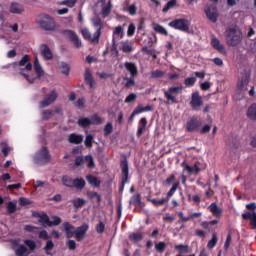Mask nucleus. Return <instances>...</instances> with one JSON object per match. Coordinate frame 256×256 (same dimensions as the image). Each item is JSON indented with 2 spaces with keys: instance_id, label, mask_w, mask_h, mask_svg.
Here are the masks:
<instances>
[{
  "instance_id": "nucleus-13",
  "label": "nucleus",
  "mask_w": 256,
  "mask_h": 256,
  "mask_svg": "<svg viewBox=\"0 0 256 256\" xmlns=\"http://www.w3.org/2000/svg\"><path fill=\"white\" fill-rule=\"evenodd\" d=\"M100 3H101L100 15L102 19H105L106 17H109V15H111L113 4H111V0H109L108 3H107V0H100Z\"/></svg>"
},
{
  "instance_id": "nucleus-49",
  "label": "nucleus",
  "mask_w": 256,
  "mask_h": 256,
  "mask_svg": "<svg viewBox=\"0 0 256 256\" xmlns=\"http://www.w3.org/2000/svg\"><path fill=\"white\" fill-rule=\"evenodd\" d=\"M176 177L175 174H171L164 182V185H166V187H170V185H173V183H177V181H175Z\"/></svg>"
},
{
  "instance_id": "nucleus-7",
  "label": "nucleus",
  "mask_w": 256,
  "mask_h": 256,
  "mask_svg": "<svg viewBox=\"0 0 256 256\" xmlns=\"http://www.w3.org/2000/svg\"><path fill=\"white\" fill-rule=\"evenodd\" d=\"M179 185H180V182L179 180H177V182L173 183L172 187L167 192V196L165 198H162L160 200L148 198L147 201L154 204L155 207L165 205V203L169 202V199H171L175 195V192L177 191V189H179Z\"/></svg>"
},
{
  "instance_id": "nucleus-27",
  "label": "nucleus",
  "mask_w": 256,
  "mask_h": 256,
  "mask_svg": "<svg viewBox=\"0 0 256 256\" xmlns=\"http://www.w3.org/2000/svg\"><path fill=\"white\" fill-rule=\"evenodd\" d=\"M153 29L156 33H159V35H164V37L169 36V32L161 24L154 23L153 24Z\"/></svg>"
},
{
  "instance_id": "nucleus-52",
  "label": "nucleus",
  "mask_w": 256,
  "mask_h": 256,
  "mask_svg": "<svg viewBox=\"0 0 256 256\" xmlns=\"http://www.w3.org/2000/svg\"><path fill=\"white\" fill-rule=\"evenodd\" d=\"M39 222L43 223L44 225H48V227H49V224L51 223V221H49V216H47L46 214H42L39 217Z\"/></svg>"
},
{
  "instance_id": "nucleus-22",
  "label": "nucleus",
  "mask_w": 256,
  "mask_h": 256,
  "mask_svg": "<svg viewBox=\"0 0 256 256\" xmlns=\"http://www.w3.org/2000/svg\"><path fill=\"white\" fill-rule=\"evenodd\" d=\"M23 11H25V6H23V4H20L19 2H12L10 4V13L21 15Z\"/></svg>"
},
{
  "instance_id": "nucleus-43",
  "label": "nucleus",
  "mask_w": 256,
  "mask_h": 256,
  "mask_svg": "<svg viewBox=\"0 0 256 256\" xmlns=\"http://www.w3.org/2000/svg\"><path fill=\"white\" fill-rule=\"evenodd\" d=\"M197 83V78L196 77H188L184 79V85L185 87H193Z\"/></svg>"
},
{
  "instance_id": "nucleus-2",
  "label": "nucleus",
  "mask_w": 256,
  "mask_h": 256,
  "mask_svg": "<svg viewBox=\"0 0 256 256\" xmlns=\"http://www.w3.org/2000/svg\"><path fill=\"white\" fill-rule=\"evenodd\" d=\"M36 24L43 31H55V29H57L55 19L47 13L38 14L36 17Z\"/></svg>"
},
{
  "instance_id": "nucleus-44",
  "label": "nucleus",
  "mask_w": 256,
  "mask_h": 256,
  "mask_svg": "<svg viewBox=\"0 0 256 256\" xmlns=\"http://www.w3.org/2000/svg\"><path fill=\"white\" fill-rule=\"evenodd\" d=\"M125 83V88L130 89V87H135V77L130 76V78H124Z\"/></svg>"
},
{
  "instance_id": "nucleus-57",
  "label": "nucleus",
  "mask_w": 256,
  "mask_h": 256,
  "mask_svg": "<svg viewBox=\"0 0 256 256\" xmlns=\"http://www.w3.org/2000/svg\"><path fill=\"white\" fill-rule=\"evenodd\" d=\"M127 35L128 37H133V35H135V24H129Z\"/></svg>"
},
{
  "instance_id": "nucleus-30",
  "label": "nucleus",
  "mask_w": 256,
  "mask_h": 256,
  "mask_svg": "<svg viewBox=\"0 0 256 256\" xmlns=\"http://www.w3.org/2000/svg\"><path fill=\"white\" fill-rule=\"evenodd\" d=\"M79 127L87 128L93 125V120L91 118H80L78 120Z\"/></svg>"
},
{
  "instance_id": "nucleus-15",
  "label": "nucleus",
  "mask_w": 256,
  "mask_h": 256,
  "mask_svg": "<svg viewBox=\"0 0 256 256\" xmlns=\"http://www.w3.org/2000/svg\"><path fill=\"white\" fill-rule=\"evenodd\" d=\"M88 230L89 226L87 224L77 227L76 232L74 234L76 241H83L85 239V234Z\"/></svg>"
},
{
  "instance_id": "nucleus-55",
  "label": "nucleus",
  "mask_w": 256,
  "mask_h": 256,
  "mask_svg": "<svg viewBox=\"0 0 256 256\" xmlns=\"http://www.w3.org/2000/svg\"><path fill=\"white\" fill-rule=\"evenodd\" d=\"M182 167H184V170L187 171L189 175H193V173H195V169L185 162L182 163Z\"/></svg>"
},
{
  "instance_id": "nucleus-26",
  "label": "nucleus",
  "mask_w": 256,
  "mask_h": 256,
  "mask_svg": "<svg viewBox=\"0 0 256 256\" xmlns=\"http://www.w3.org/2000/svg\"><path fill=\"white\" fill-rule=\"evenodd\" d=\"M121 50L123 53H131L133 51V42L129 40L122 41Z\"/></svg>"
},
{
  "instance_id": "nucleus-14",
  "label": "nucleus",
  "mask_w": 256,
  "mask_h": 256,
  "mask_svg": "<svg viewBox=\"0 0 256 256\" xmlns=\"http://www.w3.org/2000/svg\"><path fill=\"white\" fill-rule=\"evenodd\" d=\"M55 101H57V92L53 90L40 102V107H49V105H53Z\"/></svg>"
},
{
  "instance_id": "nucleus-9",
  "label": "nucleus",
  "mask_w": 256,
  "mask_h": 256,
  "mask_svg": "<svg viewBox=\"0 0 256 256\" xmlns=\"http://www.w3.org/2000/svg\"><path fill=\"white\" fill-rule=\"evenodd\" d=\"M59 119V117H63V110L61 107H56L54 110H43L41 113L42 121H49V119Z\"/></svg>"
},
{
  "instance_id": "nucleus-16",
  "label": "nucleus",
  "mask_w": 256,
  "mask_h": 256,
  "mask_svg": "<svg viewBox=\"0 0 256 256\" xmlns=\"http://www.w3.org/2000/svg\"><path fill=\"white\" fill-rule=\"evenodd\" d=\"M124 67L128 73H130V77H137L139 75V70L137 69V64L133 62H125Z\"/></svg>"
},
{
  "instance_id": "nucleus-8",
  "label": "nucleus",
  "mask_w": 256,
  "mask_h": 256,
  "mask_svg": "<svg viewBox=\"0 0 256 256\" xmlns=\"http://www.w3.org/2000/svg\"><path fill=\"white\" fill-rule=\"evenodd\" d=\"M51 161V154H49V150L47 147H42L40 150L36 152L34 155V163L35 165H47Z\"/></svg>"
},
{
  "instance_id": "nucleus-24",
  "label": "nucleus",
  "mask_w": 256,
  "mask_h": 256,
  "mask_svg": "<svg viewBox=\"0 0 256 256\" xmlns=\"http://www.w3.org/2000/svg\"><path fill=\"white\" fill-rule=\"evenodd\" d=\"M208 209L214 215V217H220L223 214V209L219 208L215 202L211 203Z\"/></svg>"
},
{
  "instance_id": "nucleus-10",
  "label": "nucleus",
  "mask_w": 256,
  "mask_h": 256,
  "mask_svg": "<svg viewBox=\"0 0 256 256\" xmlns=\"http://www.w3.org/2000/svg\"><path fill=\"white\" fill-rule=\"evenodd\" d=\"M76 167H81L82 165H86L88 169H95V160L93 156H79L75 160Z\"/></svg>"
},
{
  "instance_id": "nucleus-28",
  "label": "nucleus",
  "mask_w": 256,
  "mask_h": 256,
  "mask_svg": "<svg viewBox=\"0 0 256 256\" xmlns=\"http://www.w3.org/2000/svg\"><path fill=\"white\" fill-rule=\"evenodd\" d=\"M247 117L251 121H256V103L252 104L247 110Z\"/></svg>"
},
{
  "instance_id": "nucleus-51",
  "label": "nucleus",
  "mask_w": 256,
  "mask_h": 256,
  "mask_svg": "<svg viewBox=\"0 0 256 256\" xmlns=\"http://www.w3.org/2000/svg\"><path fill=\"white\" fill-rule=\"evenodd\" d=\"M66 245L70 251H75L77 249V242H75V240H68Z\"/></svg>"
},
{
  "instance_id": "nucleus-58",
  "label": "nucleus",
  "mask_w": 256,
  "mask_h": 256,
  "mask_svg": "<svg viewBox=\"0 0 256 256\" xmlns=\"http://www.w3.org/2000/svg\"><path fill=\"white\" fill-rule=\"evenodd\" d=\"M231 241H232L231 234H228L227 237H226V241L224 243L225 251H227L229 249V247L231 246Z\"/></svg>"
},
{
  "instance_id": "nucleus-6",
  "label": "nucleus",
  "mask_w": 256,
  "mask_h": 256,
  "mask_svg": "<svg viewBox=\"0 0 256 256\" xmlns=\"http://www.w3.org/2000/svg\"><path fill=\"white\" fill-rule=\"evenodd\" d=\"M172 29H176V31H182V33H191V21L185 18L174 19L168 23Z\"/></svg>"
},
{
  "instance_id": "nucleus-1",
  "label": "nucleus",
  "mask_w": 256,
  "mask_h": 256,
  "mask_svg": "<svg viewBox=\"0 0 256 256\" xmlns=\"http://www.w3.org/2000/svg\"><path fill=\"white\" fill-rule=\"evenodd\" d=\"M8 67H13L15 71H18L22 77L26 78L28 83H33L35 79H39V77H43V75H45L41 64H39V58L37 56L34 60V74H30L33 69V65L29 62V55H24L19 63L10 64Z\"/></svg>"
},
{
  "instance_id": "nucleus-40",
  "label": "nucleus",
  "mask_w": 256,
  "mask_h": 256,
  "mask_svg": "<svg viewBox=\"0 0 256 256\" xmlns=\"http://www.w3.org/2000/svg\"><path fill=\"white\" fill-rule=\"evenodd\" d=\"M176 6H177V0H170L162 9V13H167L169 9H173V7H176Z\"/></svg>"
},
{
  "instance_id": "nucleus-60",
  "label": "nucleus",
  "mask_w": 256,
  "mask_h": 256,
  "mask_svg": "<svg viewBox=\"0 0 256 256\" xmlns=\"http://www.w3.org/2000/svg\"><path fill=\"white\" fill-rule=\"evenodd\" d=\"M24 230L28 231V233H37V231H38L37 227L32 226V225L24 226Z\"/></svg>"
},
{
  "instance_id": "nucleus-50",
  "label": "nucleus",
  "mask_w": 256,
  "mask_h": 256,
  "mask_svg": "<svg viewBox=\"0 0 256 256\" xmlns=\"http://www.w3.org/2000/svg\"><path fill=\"white\" fill-rule=\"evenodd\" d=\"M86 181H88L89 185H92V187H97V178L95 176H86Z\"/></svg>"
},
{
  "instance_id": "nucleus-3",
  "label": "nucleus",
  "mask_w": 256,
  "mask_h": 256,
  "mask_svg": "<svg viewBox=\"0 0 256 256\" xmlns=\"http://www.w3.org/2000/svg\"><path fill=\"white\" fill-rule=\"evenodd\" d=\"M243 39V34L237 26H229L226 29V42L230 47H237Z\"/></svg>"
},
{
  "instance_id": "nucleus-11",
  "label": "nucleus",
  "mask_w": 256,
  "mask_h": 256,
  "mask_svg": "<svg viewBox=\"0 0 256 256\" xmlns=\"http://www.w3.org/2000/svg\"><path fill=\"white\" fill-rule=\"evenodd\" d=\"M204 13H205L207 19L211 21V23H217L219 13L217 12V7L215 5L207 4L204 7Z\"/></svg>"
},
{
  "instance_id": "nucleus-29",
  "label": "nucleus",
  "mask_w": 256,
  "mask_h": 256,
  "mask_svg": "<svg viewBox=\"0 0 256 256\" xmlns=\"http://www.w3.org/2000/svg\"><path fill=\"white\" fill-rule=\"evenodd\" d=\"M68 141L70 143H75L76 145H79V143L83 142V135L70 134Z\"/></svg>"
},
{
  "instance_id": "nucleus-54",
  "label": "nucleus",
  "mask_w": 256,
  "mask_h": 256,
  "mask_svg": "<svg viewBox=\"0 0 256 256\" xmlns=\"http://www.w3.org/2000/svg\"><path fill=\"white\" fill-rule=\"evenodd\" d=\"M137 100V94L135 93H130L126 98H125V103H133V101Z\"/></svg>"
},
{
  "instance_id": "nucleus-38",
  "label": "nucleus",
  "mask_w": 256,
  "mask_h": 256,
  "mask_svg": "<svg viewBox=\"0 0 256 256\" xmlns=\"http://www.w3.org/2000/svg\"><path fill=\"white\" fill-rule=\"evenodd\" d=\"M73 187H75L76 189H85V180L83 178L74 179Z\"/></svg>"
},
{
  "instance_id": "nucleus-4",
  "label": "nucleus",
  "mask_w": 256,
  "mask_h": 256,
  "mask_svg": "<svg viewBox=\"0 0 256 256\" xmlns=\"http://www.w3.org/2000/svg\"><path fill=\"white\" fill-rule=\"evenodd\" d=\"M181 93H183V86H172L169 87L168 90H164V97L166 99L165 104L175 105L179 103L177 96L175 95H181Z\"/></svg>"
},
{
  "instance_id": "nucleus-21",
  "label": "nucleus",
  "mask_w": 256,
  "mask_h": 256,
  "mask_svg": "<svg viewBox=\"0 0 256 256\" xmlns=\"http://www.w3.org/2000/svg\"><path fill=\"white\" fill-rule=\"evenodd\" d=\"M63 231H65L66 236L68 239H71V237H75L76 229L73 225H71L69 222H65L62 224Z\"/></svg>"
},
{
  "instance_id": "nucleus-62",
  "label": "nucleus",
  "mask_w": 256,
  "mask_h": 256,
  "mask_svg": "<svg viewBox=\"0 0 256 256\" xmlns=\"http://www.w3.org/2000/svg\"><path fill=\"white\" fill-rule=\"evenodd\" d=\"M115 124L116 126L123 124V112H118Z\"/></svg>"
},
{
  "instance_id": "nucleus-61",
  "label": "nucleus",
  "mask_w": 256,
  "mask_h": 256,
  "mask_svg": "<svg viewBox=\"0 0 256 256\" xmlns=\"http://www.w3.org/2000/svg\"><path fill=\"white\" fill-rule=\"evenodd\" d=\"M77 0H64L62 5H67V7H75Z\"/></svg>"
},
{
  "instance_id": "nucleus-41",
  "label": "nucleus",
  "mask_w": 256,
  "mask_h": 256,
  "mask_svg": "<svg viewBox=\"0 0 256 256\" xmlns=\"http://www.w3.org/2000/svg\"><path fill=\"white\" fill-rule=\"evenodd\" d=\"M217 241H218L217 234L213 233L212 238L207 243L208 249H214V247L217 245Z\"/></svg>"
},
{
  "instance_id": "nucleus-18",
  "label": "nucleus",
  "mask_w": 256,
  "mask_h": 256,
  "mask_svg": "<svg viewBox=\"0 0 256 256\" xmlns=\"http://www.w3.org/2000/svg\"><path fill=\"white\" fill-rule=\"evenodd\" d=\"M40 53L47 61H51V59H53V52H51V48H49L47 44H42L40 46Z\"/></svg>"
},
{
  "instance_id": "nucleus-32",
  "label": "nucleus",
  "mask_w": 256,
  "mask_h": 256,
  "mask_svg": "<svg viewBox=\"0 0 256 256\" xmlns=\"http://www.w3.org/2000/svg\"><path fill=\"white\" fill-rule=\"evenodd\" d=\"M124 11L131 15V17H135V15H137V4L133 3L129 5L128 7L124 8Z\"/></svg>"
},
{
  "instance_id": "nucleus-31",
  "label": "nucleus",
  "mask_w": 256,
  "mask_h": 256,
  "mask_svg": "<svg viewBox=\"0 0 256 256\" xmlns=\"http://www.w3.org/2000/svg\"><path fill=\"white\" fill-rule=\"evenodd\" d=\"M201 125V122L197 118H191L187 123L186 129H197Z\"/></svg>"
},
{
  "instance_id": "nucleus-53",
  "label": "nucleus",
  "mask_w": 256,
  "mask_h": 256,
  "mask_svg": "<svg viewBox=\"0 0 256 256\" xmlns=\"http://www.w3.org/2000/svg\"><path fill=\"white\" fill-rule=\"evenodd\" d=\"M25 245L29 247L30 251H35V248L37 247V244L33 240H25L24 241Z\"/></svg>"
},
{
  "instance_id": "nucleus-17",
  "label": "nucleus",
  "mask_w": 256,
  "mask_h": 256,
  "mask_svg": "<svg viewBox=\"0 0 256 256\" xmlns=\"http://www.w3.org/2000/svg\"><path fill=\"white\" fill-rule=\"evenodd\" d=\"M129 203L134 205V207H139L143 209L145 207V203L141 200V194L137 193L131 196Z\"/></svg>"
},
{
  "instance_id": "nucleus-36",
  "label": "nucleus",
  "mask_w": 256,
  "mask_h": 256,
  "mask_svg": "<svg viewBox=\"0 0 256 256\" xmlns=\"http://www.w3.org/2000/svg\"><path fill=\"white\" fill-rule=\"evenodd\" d=\"M143 237V233H132L129 235V239L132 243H139L140 241H143Z\"/></svg>"
},
{
  "instance_id": "nucleus-33",
  "label": "nucleus",
  "mask_w": 256,
  "mask_h": 256,
  "mask_svg": "<svg viewBox=\"0 0 256 256\" xmlns=\"http://www.w3.org/2000/svg\"><path fill=\"white\" fill-rule=\"evenodd\" d=\"M81 33L84 37V39H86L87 41H91L93 43V41H95V39H97V36H91V32H89V30L87 28H84L81 30Z\"/></svg>"
},
{
  "instance_id": "nucleus-5",
  "label": "nucleus",
  "mask_w": 256,
  "mask_h": 256,
  "mask_svg": "<svg viewBox=\"0 0 256 256\" xmlns=\"http://www.w3.org/2000/svg\"><path fill=\"white\" fill-rule=\"evenodd\" d=\"M120 168H121V184L119 186V193L120 195L123 194L125 191V185L129 183V161L127 158H124L120 161Z\"/></svg>"
},
{
  "instance_id": "nucleus-59",
  "label": "nucleus",
  "mask_w": 256,
  "mask_h": 256,
  "mask_svg": "<svg viewBox=\"0 0 256 256\" xmlns=\"http://www.w3.org/2000/svg\"><path fill=\"white\" fill-rule=\"evenodd\" d=\"M53 247H55V244L53 243V241L48 240L44 249L47 253H49V251L53 250Z\"/></svg>"
},
{
  "instance_id": "nucleus-45",
  "label": "nucleus",
  "mask_w": 256,
  "mask_h": 256,
  "mask_svg": "<svg viewBox=\"0 0 256 256\" xmlns=\"http://www.w3.org/2000/svg\"><path fill=\"white\" fill-rule=\"evenodd\" d=\"M166 249L167 244H165V242H159L155 245V250L157 251V253H164Z\"/></svg>"
},
{
  "instance_id": "nucleus-56",
  "label": "nucleus",
  "mask_w": 256,
  "mask_h": 256,
  "mask_svg": "<svg viewBox=\"0 0 256 256\" xmlns=\"http://www.w3.org/2000/svg\"><path fill=\"white\" fill-rule=\"evenodd\" d=\"M97 233L102 234L105 233V223L103 221H100L97 225Z\"/></svg>"
},
{
  "instance_id": "nucleus-42",
  "label": "nucleus",
  "mask_w": 256,
  "mask_h": 256,
  "mask_svg": "<svg viewBox=\"0 0 256 256\" xmlns=\"http://www.w3.org/2000/svg\"><path fill=\"white\" fill-rule=\"evenodd\" d=\"M150 77L151 79H161L162 77H165V72L161 70H155L151 72Z\"/></svg>"
},
{
  "instance_id": "nucleus-23",
  "label": "nucleus",
  "mask_w": 256,
  "mask_h": 256,
  "mask_svg": "<svg viewBox=\"0 0 256 256\" xmlns=\"http://www.w3.org/2000/svg\"><path fill=\"white\" fill-rule=\"evenodd\" d=\"M211 45L216 51H219V53H222V55H225L227 53V50H225V46L221 44V41H219L216 37L211 39Z\"/></svg>"
},
{
  "instance_id": "nucleus-35",
  "label": "nucleus",
  "mask_w": 256,
  "mask_h": 256,
  "mask_svg": "<svg viewBox=\"0 0 256 256\" xmlns=\"http://www.w3.org/2000/svg\"><path fill=\"white\" fill-rule=\"evenodd\" d=\"M16 255L17 256H28L29 255V250L27 249V246L25 245H20L16 249Z\"/></svg>"
},
{
  "instance_id": "nucleus-25",
  "label": "nucleus",
  "mask_w": 256,
  "mask_h": 256,
  "mask_svg": "<svg viewBox=\"0 0 256 256\" xmlns=\"http://www.w3.org/2000/svg\"><path fill=\"white\" fill-rule=\"evenodd\" d=\"M174 249L178 251L179 255H185L187 253H191V248H189V245H185V244H176L174 246Z\"/></svg>"
},
{
  "instance_id": "nucleus-37",
  "label": "nucleus",
  "mask_w": 256,
  "mask_h": 256,
  "mask_svg": "<svg viewBox=\"0 0 256 256\" xmlns=\"http://www.w3.org/2000/svg\"><path fill=\"white\" fill-rule=\"evenodd\" d=\"M15 211H17V200H13L7 204L8 215H12Z\"/></svg>"
},
{
  "instance_id": "nucleus-19",
  "label": "nucleus",
  "mask_w": 256,
  "mask_h": 256,
  "mask_svg": "<svg viewBox=\"0 0 256 256\" xmlns=\"http://www.w3.org/2000/svg\"><path fill=\"white\" fill-rule=\"evenodd\" d=\"M64 34L66 35V37H68V39H70V41H72V43H74L75 47H81V40H79V37L77 36V34H75V32L71 30H66Z\"/></svg>"
},
{
  "instance_id": "nucleus-63",
  "label": "nucleus",
  "mask_w": 256,
  "mask_h": 256,
  "mask_svg": "<svg viewBox=\"0 0 256 256\" xmlns=\"http://www.w3.org/2000/svg\"><path fill=\"white\" fill-rule=\"evenodd\" d=\"M61 223V218L54 216L53 221H50L49 227H53V225H59Z\"/></svg>"
},
{
  "instance_id": "nucleus-64",
  "label": "nucleus",
  "mask_w": 256,
  "mask_h": 256,
  "mask_svg": "<svg viewBox=\"0 0 256 256\" xmlns=\"http://www.w3.org/2000/svg\"><path fill=\"white\" fill-rule=\"evenodd\" d=\"M250 225H252V229L256 227V213L253 212L252 217L250 218Z\"/></svg>"
},
{
  "instance_id": "nucleus-46",
  "label": "nucleus",
  "mask_w": 256,
  "mask_h": 256,
  "mask_svg": "<svg viewBox=\"0 0 256 256\" xmlns=\"http://www.w3.org/2000/svg\"><path fill=\"white\" fill-rule=\"evenodd\" d=\"M73 181H74V179L70 178L69 176H63L62 177V183L66 187H73Z\"/></svg>"
},
{
  "instance_id": "nucleus-20",
  "label": "nucleus",
  "mask_w": 256,
  "mask_h": 256,
  "mask_svg": "<svg viewBox=\"0 0 256 256\" xmlns=\"http://www.w3.org/2000/svg\"><path fill=\"white\" fill-rule=\"evenodd\" d=\"M149 111H153V105L143 106L139 104L132 112L131 117H135V115H139L141 113H147Z\"/></svg>"
},
{
  "instance_id": "nucleus-12",
  "label": "nucleus",
  "mask_w": 256,
  "mask_h": 256,
  "mask_svg": "<svg viewBox=\"0 0 256 256\" xmlns=\"http://www.w3.org/2000/svg\"><path fill=\"white\" fill-rule=\"evenodd\" d=\"M190 107L193 111H201V107H203V98L199 95V92L192 93Z\"/></svg>"
},
{
  "instance_id": "nucleus-39",
  "label": "nucleus",
  "mask_w": 256,
  "mask_h": 256,
  "mask_svg": "<svg viewBox=\"0 0 256 256\" xmlns=\"http://www.w3.org/2000/svg\"><path fill=\"white\" fill-rule=\"evenodd\" d=\"M0 146H1L2 155L4 157H7V155H9V152L11 151V147L9 146V144H7V142L0 143Z\"/></svg>"
},
{
  "instance_id": "nucleus-34",
  "label": "nucleus",
  "mask_w": 256,
  "mask_h": 256,
  "mask_svg": "<svg viewBox=\"0 0 256 256\" xmlns=\"http://www.w3.org/2000/svg\"><path fill=\"white\" fill-rule=\"evenodd\" d=\"M85 81L90 85L91 89L95 88V82H93V76L90 70L85 71Z\"/></svg>"
},
{
  "instance_id": "nucleus-48",
  "label": "nucleus",
  "mask_w": 256,
  "mask_h": 256,
  "mask_svg": "<svg viewBox=\"0 0 256 256\" xmlns=\"http://www.w3.org/2000/svg\"><path fill=\"white\" fill-rule=\"evenodd\" d=\"M59 68L63 75H69V65L67 63L61 62Z\"/></svg>"
},
{
  "instance_id": "nucleus-47",
  "label": "nucleus",
  "mask_w": 256,
  "mask_h": 256,
  "mask_svg": "<svg viewBox=\"0 0 256 256\" xmlns=\"http://www.w3.org/2000/svg\"><path fill=\"white\" fill-rule=\"evenodd\" d=\"M72 203L76 209H79L80 207H83V205H85V199L78 198L73 200Z\"/></svg>"
}]
</instances>
